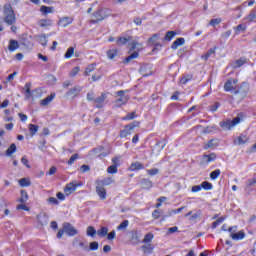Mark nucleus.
Wrapping results in <instances>:
<instances>
[{"label":"nucleus","instance_id":"f257e3e1","mask_svg":"<svg viewBox=\"0 0 256 256\" xmlns=\"http://www.w3.org/2000/svg\"><path fill=\"white\" fill-rule=\"evenodd\" d=\"M128 47L130 51H135L125 58V63H131L133 59H139V52L143 50V43L139 42V38H131Z\"/></svg>","mask_w":256,"mask_h":256},{"label":"nucleus","instance_id":"f03ea898","mask_svg":"<svg viewBox=\"0 0 256 256\" xmlns=\"http://www.w3.org/2000/svg\"><path fill=\"white\" fill-rule=\"evenodd\" d=\"M64 233H66L68 237H75V235H79V230H77L71 223L66 222L62 226V230H59L57 233L58 239H61Z\"/></svg>","mask_w":256,"mask_h":256},{"label":"nucleus","instance_id":"7ed1b4c3","mask_svg":"<svg viewBox=\"0 0 256 256\" xmlns=\"http://www.w3.org/2000/svg\"><path fill=\"white\" fill-rule=\"evenodd\" d=\"M4 21L7 25H13L15 23V11H13V6L11 4L4 5Z\"/></svg>","mask_w":256,"mask_h":256},{"label":"nucleus","instance_id":"20e7f679","mask_svg":"<svg viewBox=\"0 0 256 256\" xmlns=\"http://www.w3.org/2000/svg\"><path fill=\"white\" fill-rule=\"evenodd\" d=\"M241 121H243V116L241 114H239L233 120H227L224 122H220V127H222L224 131H231V129H233V127H237V125H239V123H241Z\"/></svg>","mask_w":256,"mask_h":256},{"label":"nucleus","instance_id":"39448f33","mask_svg":"<svg viewBox=\"0 0 256 256\" xmlns=\"http://www.w3.org/2000/svg\"><path fill=\"white\" fill-rule=\"evenodd\" d=\"M237 226H232L228 228V233L230 234V238L233 241H243L245 239L246 234L244 230L237 231Z\"/></svg>","mask_w":256,"mask_h":256},{"label":"nucleus","instance_id":"423d86ee","mask_svg":"<svg viewBox=\"0 0 256 256\" xmlns=\"http://www.w3.org/2000/svg\"><path fill=\"white\" fill-rule=\"evenodd\" d=\"M107 17H111V10L108 8H101L93 14V22L99 23V21H103L107 19Z\"/></svg>","mask_w":256,"mask_h":256},{"label":"nucleus","instance_id":"0eeeda50","mask_svg":"<svg viewBox=\"0 0 256 256\" xmlns=\"http://www.w3.org/2000/svg\"><path fill=\"white\" fill-rule=\"evenodd\" d=\"M115 99L116 107H123V105L129 101V96L126 94L125 90H120L115 93Z\"/></svg>","mask_w":256,"mask_h":256},{"label":"nucleus","instance_id":"6e6552de","mask_svg":"<svg viewBox=\"0 0 256 256\" xmlns=\"http://www.w3.org/2000/svg\"><path fill=\"white\" fill-rule=\"evenodd\" d=\"M140 123L137 121L132 122L130 125L124 127L123 130L120 131L121 139H125V137H129L133 131H135V127H139Z\"/></svg>","mask_w":256,"mask_h":256},{"label":"nucleus","instance_id":"1a4fd4ad","mask_svg":"<svg viewBox=\"0 0 256 256\" xmlns=\"http://www.w3.org/2000/svg\"><path fill=\"white\" fill-rule=\"evenodd\" d=\"M95 185L96 194L98 195L99 199L101 201H105V199H107V189H105V186H103V182L95 181Z\"/></svg>","mask_w":256,"mask_h":256},{"label":"nucleus","instance_id":"9d476101","mask_svg":"<svg viewBox=\"0 0 256 256\" xmlns=\"http://www.w3.org/2000/svg\"><path fill=\"white\" fill-rule=\"evenodd\" d=\"M83 91V87L81 86H74L69 91L66 92L65 97L73 100L76 97H79V94Z\"/></svg>","mask_w":256,"mask_h":256},{"label":"nucleus","instance_id":"9b49d317","mask_svg":"<svg viewBox=\"0 0 256 256\" xmlns=\"http://www.w3.org/2000/svg\"><path fill=\"white\" fill-rule=\"evenodd\" d=\"M37 223H38V229H41V227H45L49 223V217L47 216V213L40 212L37 216Z\"/></svg>","mask_w":256,"mask_h":256},{"label":"nucleus","instance_id":"f8f14e48","mask_svg":"<svg viewBox=\"0 0 256 256\" xmlns=\"http://www.w3.org/2000/svg\"><path fill=\"white\" fill-rule=\"evenodd\" d=\"M72 24H73V18L69 16L61 17L58 20V27L65 28V27H69V25H72Z\"/></svg>","mask_w":256,"mask_h":256},{"label":"nucleus","instance_id":"ddd939ff","mask_svg":"<svg viewBox=\"0 0 256 256\" xmlns=\"http://www.w3.org/2000/svg\"><path fill=\"white\" fill-rule=\"evenodd\" d=\"M78 186L79 185H77V182L68 183L64 188L65 195L69 196L72 195V193H75V191H77Z\"/></svg>","mask_w":256,"mask_h":256},{"label":"nucleus","instance_id":"4468645a","mask_svg":"<svg viewBox=\"0 0 256 256\" xmlns=\"http://www.w3.org/2000/svg\"><path fill=\"white\" fill-rule=\"evenodd\" d=\"M139 73L142 77H149V75H153V70L151 69V66L144 64L140 67Z\"/></svg>","mask_w":256,"mask_h":256},{"label":"nucleus","instance_id":"2eb2a0df","mask_svg":"<svg viewBox=\"0 0 256 256\" xmlns=\"http://www.w3.org/2000/svg\"><path fill=\"white\" fill-rule=\"evenodd\" d=\"M237 79H230L224 84V90L225 91H233V89H237Z\"/></svg>","mask_w":256,"mask_h":256},{"label":"nucleus","instance_id":"dca6fc26","mask_svg":"<svg viewBox=\"0 0 256 256\" xmlns=\"http://www.w3.org/2000/svg\"><path fill=\"white\" fill-rule=\"evenodd\" d=\"M38 26L44 29H47L49 27H53V20L51 19H40L38 21Z\"/></svg>","mask_w":256,"mask_h":256},{"label":"nucleus","instance_id":"f3484780","mask_svg":"<svg viewBox=\"0 0 256 256\" xmlns=\"http://www.w3.org/2000/svg\"><path fill=\"white\" fill-rule=\"evenodd\" d=\"M105 99H107V94L102 93L100 97L95 99V105L97 109H101L103 104L105 103Z\"/></svg>","mask_w":256,"mask_h":256},{"label":"nucleus","instance_id":"a211bd4d","mask_svg":"<svg viewBox=\"0 0 256 256\" xmlns=\"http://www.w3.org/2000/svg\"><path fill=\"white\" fill-rule=\"evenodd\" d=\"M154 249L155 247L152 243H144V245H142V251L145 253V255H151Z\"/></svg>","mask_w":256,"mask_h":256},{"label":"nucleus","instance_id":"6ab92c4d","mask_svg":"<svg viewBox=\"0 0 256 256\" xmlns=\"http://www.w3.org/2000/svg\"><path fill=\"white\" fill-rule=\"evenodd\" d=\"M235 145H245L249 143V137L247 135H240L234 140Z\"/></svg>","mask_w":256,"mask_h":256},{"label":"nucleus","instance_id":"aec40b11","mask_svg":"<svg viewBox=\"0 0 256 256\" xmlns=\"http://www.w3.org/2000/svg\"><path fill=\"white\" fill-rule=\"evenodd\" d=\"M130 241H131L132 245H139L141 239L139 238V233L137 232V230H133L131 232Z\"/></svg>","mask_w":256,"mask_h":256},{"label":"nucleus","instance_id":"412c9836","mask_svg":"<svg viewBox=\"0 0 256 256\" xmlns=\"http://www.w3.org/2000/svg\"><path fill=\"white\" fill-rule=\"evenodd\" d=\"M140 186L142 189L149 190L153 188V182L149 179H142L140 181Z\"/></svg>","mask_w":256,"mask_h":256},{"label":"nucleus","instance_id":"4be33fe9","mask_svg":"<svg viewBox=\"0 0 256 256\" xmlns=\"http://www.w3.org/2000/svg\"><path fill=\"white\" fill-rule=\"evenodd\" d=\"M19 49V42L17 40H10L8 45V51L15 53Z\"/></svg>","mask_w":256,"mask_h":256},{"label":"nucleus","instance_id":"5701e85b","mask_svg":"<svg viewBox=\"0 0 256 256\" xmlns=\"http://www.w3.org/2000/svg\"><path fill=\"white\" fill-rule=\"evenodd\" d=\"M182 45H185V38H177L171 46V49H173L174 51L179 49V47H181Z\"/></svg>","mask_w":256,"mask_h":256},{"label":"nucleus","instance_id":"b1692460","mask_svg":"<svg viewBox=\"0 0 256 256\" xmlns=\"http://www.w3.org/2000/svg\"><path fill=\"white\" fill-rule=\"evenodd\" d=\"M55 99V94H51L50 96L46 97L45 99L40 101L41 107H48L49 104Z\"/></svg>","mask_w":256,"mask_h":256},{"label":"nucleus","instance_id":"393cba45","mask_svg":"<svg viewBox=\"0 0 256 256\" xmlns=\"http://www.w3.org/2000/svg\"><path fill=\"white\" fill-rule=\"evenodd\" d=\"M97 183H102V186L105 187V186H109V185H113V183H115V179L111 178V177H108V178H105V179H98L96 180Z\"/></svg>","mask_w":256,"mask_h":256},{"label":"nucleus","instance_id":"a878e982","mask_svg":"<svg viewBox=\"0 0 256 256\" xmlns=\"http://www.w3.org/2000/svg\"><path fill=\"white\" fill-rule=\"evenodd\" d=\"M23 90L25 91V97L26 99H31L32 93H31V82H28L25 84Z\"/></svg>","mask_w":256,"mask_h":256},{"label":"nucleus","instance_id":"bb28decb","mask_svg":"<svg viewBox=\"0 0 256 256\" xmlns=\"http://www.w3.org/2000/svg\"><path fill=\"white\" fill-rule=\"evenodd\" d=\"M195 129H197V131H200L201 134L213 133V127L211 126H208L206 128L196 126Z\"/></svg>","mask_w":256,"mask_h":256},{"label":"nucleus","instance_id":"cd10ccee","mask_svg":"<svg viewBox=\"0 0 256 256\" xmlns=\"http://www.w3.org/2000/svg\"><path fill=\"white\" fill-rule=\"evenodd\" d=\"M18 183L20 187H31V179L29 178H21Z\"/></svg>","mask_w":256,"mask_h":256},{"label":"nucleus","instance_id":"c85d7f7f","mask_svg":"<svg viewBox=\"0 0 256 256\" xmlns=\"http://www.w3.org/2000/svg\"><path fill=\"white\" fill-rule=\"evenodd\" d=\"M215 159H217V156L215 155V153L203 156L204 163H211V161H215Z\"/></svg>","mask_w":256,"mask_h":256},{"label":"nucleus","instance_id":"c756f323","mask_svg":"<svg viewBox=\"0 0 256 256\" xmlns=\"http://www.w3.org/2000/svg\"><path fill=\"white\" fill-rule=\"evenodd\" d=\"M21 197L19 199L20 203H26L27 201H29V194L27 193V191L25 190H21Z\"/></svg>","mask_w":256,"mask_h":256},{"label":"nucleus","instance_id":"7c9ffc66","mask_svg":"<svg viewBox=\"0 0 256 256\" xmlns=\"http://www.w3.org/2000/svg\"><path fill=\"white\" fill-rule=\"evenodd\" d=\"M17 151V146L15 144H11L10 147L6 150L7 157H13V153Z\"/></svg>","mask_w":256,"mask_h":256},{"label":"nucleus","instance_id":"2f4dec72","mask_svg":"<svg viewBox=\"0 0 256 256\" xmlns=\"http://www.w3.org/2000/svg\"><path fill=\"white\" fill-rule=\"evenodd\" d=\"M77 243L79 244V247L84 249V251H89V247H87V245H85V242L79 241V239L75 238L72 242V245H77Z\"/></svg>","mask_w":256,"mask_h":256},{"label":"nucleus","instance_id":"473e14b6","mask_svg":"<svg viewBox=\"0 0 256 256\" xmlns=\"http://www.w3.org/2000/svg\"><path fill=\"white\" fill-rule=\"evenodd\" d=\"M127 227H129V220H124L117 226L118 231H126Z\"/></svg>","mask_w":256,"mask_h":256},{"label":"nucleus","instance_id":"72a5a7b5","mask_svg":"<svg viewBox=\"0 0 256 256\" xmlns=\"http://www.w3.org/2000/svg\"><path fill=\"white\" fill-rule=\"evenodd\" d=\"M140 169H143V164L139 162H134L130 166V171H139Z\"/></svg>","mask_w":256,"mask_h":256},{"label":"nucleus","instance_id":"f704fd0d","mask_svg":"<svg viewBox=\"0 0 256 256\" xmlns=\"http://www.w3.org/2000/svg\"><path fill=\"white\" fill-rule=\"evenodd\" d=\"M38 41L39 43H41L42 47H47V35L41 34L40 36H38Z\"/></svg>","mask_w":256,"mask_h":256},{"label":"nucleus","instance_id":"c9c22d12","mask_svg":"<svg viewBox=\"0 0 256 256\" xmlns=\"http://www.w3.org/2000/svg\"><path fill=\"white\" fill-rule=\"evenodd\" d=\"M75 55V48L74 47H69L68 50L66 51L64 57L65 59H71Z\"/></svg>","mask_w":256,"mask_h":256},{"label":"nucleus","instance_id":"e433bc0d","mask_svg":"<svg viewBox=\"0 0 256 256\" xmlns=\"http://www.w3.org/2000/svg\"><path fill=\"white\" fill-rule=\"evenodd\" d=\"M154 237L155 236L153 235V233L149 232L144 236L142 243H151L153 241Z\"/></svg>","mask_w":256,"mask_h":256},{"label":"nucleus","instance_id":"4c0bfd02","mask_svg":"<svg viewBox=\"0 0 256 256\" xmlns=\"http://www.w3.org/2000/svg\"><path fill=\"white\" fill-rule=\"evenodd\" d=\"M131 37H120L118 40H117V45H125V43H131Z\"/></svg>","mask_w":256,"mask_h":256},{"label":"nucleus","instance_id":"58836bf2","mask_svg":"<svg viewBox=\"0 0 256 256\" xmlns=\"http://www.w3.org/2000/svg\"><path fill=\"white\" fill-rule=\"evenodd\" d=\"M108 233H109V229L107 227H102L97 231V235H99V237H107Z\"/></svg>","mask_w":256,"mask_h":256},{"label":"nucleus","instance_id":"ea45409f","mask_svg":"<svg viewBox=\"0 0 256 256\" xmlns=\"http://www.w3.org/2000/svg\"><path fill=\"white\" fill-rule=\"evenodd\" d=\"M242 65H245V60L239 59L232 63V68L239 69V67H242Z\"/></svg>","mask_w":256,"mask_h":256},{"label":"nucleus","instance_id":"a19ab883","mask_svg":"<svg viewBox=\"0 0 256 256\" xmlns=\"http://www.w3.org/2000/svg\"><path fill=\"white\" fill-rule=\"evenodd\" d=\"M200 186L205 191H211V189H213V184H211L210 182H207V181L202 182V184Z\"/></svg>","mask_w":256,"mask_h":256},{"label":"nucleus","instance_id":"79ce46f5","mask_svg":"<svg viewBox=\"0 0 256 256\" xmlns=\"http://www.w3.org/2000/svg\"><path fill=\"white\" fill-rule=\"evenodd\" d=\"M95 67H97L96 64H89L85 69V75H89L90 73H93L95 71Z\"/></svg>","mask_w":256,"mask_h":256},{"label":"nucleus","instance_id":"37998d69","mask_svg":"<svg viewBox=\"0 0 256 256\" xmlns=\"http://www.w3.org/2000/svg\"><path fill=\"white\" fill-rule=\"evenodd\" d=\"M217 145H218L217 140L212 139V140L208 141V142L205 144V148H206V149H211V148H213V147H217Z\"/></svg>","mask_w":256,"mask_h":256},{"label":"nucleus","instance_id":"c03bdc74","mask_svg":"<svg viewBox=\"0 0 256 256\" xmlns=\"http://www.w3.org/2000/svg\"><path fill=\"white\" fill-rule=\"evenodd\" d=\"M79 71H81V68L79 66L74 67L70 72H69V77L73 78L79 74Z\"/></svg>","mask_w":256,"mask_h":256},{"label":"nucleus","instance_id":"a18cd8bd","mask_svg":"<svg viewBox=\"0 0 256 256\" xmlns=\"http://www.w3.org/2000/svg\"><path fill=\"white\" fill-rule=\"evenodd\" d=\"M87 235L88 237H95V235H97V230H95L93 226H89L87 228Z\"/></svg>","mask_w":256,"mask_h":256},{"label":"nucleus","instance_id":"49530a36","mask_svg":"<svg viewBox=\"0 0 256 256\" xmlns=\"http://www.w3.org/2000/svg\"><path fill=\"white\" fill-rule=\"evenodd\" d=\"M29 131L33 137V135H35L37 133V131H39V126H37L35 124H29Z\"/></svg>","mask_w":256,"mask_h":256},{"label":"nucleus","instance_id":"de8ad7c7","mask_svg":"<svg viewBox=\"0 0 256 256\" xmlns=\"http://www.w3.org/2000/svg\"><path fill=\"white\" fill-rule=\"evenodd\" d=\"M219 175H221V170L217 169L210 173V179L215 181V179H217L219 177Z\"/></svg>","mask_w":256,"mask_h":256},{"label":"nucleus","instance_id":"09e8293b","mask_svg":"<svg viewBox=\"0 0 256 256\" xmlns=\"http://www.w3.org/2000/svg\"><path fill=\"white\" fill-rule=\"evenodd\" d=\"M107 173H110V175H115L117 173V165H111L107 168Z\"/></svg>","mask_w":256,"mask_h":256},{"label":"nucleus","instance_id":"8fccbe9b","mask_svg":"<svg viewBox=\"0 0 256 256\" xmlns=\"http://www.w3.org/2000/svg\"><path fill=\"white\" fill-rule=\"evenodd\" d=\"M176 33L175 31H168L165 35V41H171V39H173V37H175Z\"/></svg>","mask_w":256,"mask_h":256},{"label":"nucleus","instance_id":"3c124183","mask_svg":"<svg viewBox=\"0 0 256 256\" xmlns=\"http://www.w3.org/2000/svg\"><path fill=\"white\" fill-rule=\"evenodd\" d=\"M107 57H108V59H115L117 57V50H115V49L109 50L107 52Z\"/></svg>","mask_w":256,"mask_h":256},{"label":"nucleus","instance_id":"603ef678","mask_svg":"<svg viewBox=\"0 0 256 256\" xmlns=\"http://www.w3.org/2000/svg\"><path fill=\"white\" fill-rule=\"evenodd\" d=\"M173 215H177V211H175V209L169 210L167 212V215H164L162 217V221H165L167 219V217H173Z\"/></svg>","mask_w":256,"mask_h":256},{"label":"nucleus","instance_id":"864d4df0","mask_svg":"<svg viewBox=\"0 0 256 256\" xmlns=\"http://www.w3.org/2000/svg\"><path fill=\"white\" fill-rule=\"evenodd\" d=\"M221 23V18H215L210 20L209 25L211 27H217V25H219Z\"/></svg>","mask_w":256,"mask_h":256},{"label":"nucleus","instance_id":"5fc2aeb1","mask_svg":"<svg viewBox=\"0 0 256 256\" xmlns=\"http://www.w3.org/2000/svg\"><path fill=\"white\" fill-rule=\"evenodd\" d=\"M136 114L135 112L129 113L127 114L125 117L122 118L123 121H131L133 119H135Z\"/></svg>","mask_w":256,"mask_h":256},{"label":"nucleus","instance_id":"6e6d98bb","mask_svg":"<svg viewBox=\"0 0 256 256\" xmlns=\"http://www.w3.org/2000/svg\"><path fill=\"white\" fill-rule=\"evenodd\" d=\"M40 11L44 14L53 13V8L47 7V6H41Z\"/></svg>","mask_w":256,"mask_h":256},{"label":"nucleus","instance_id":"4d7b16f0","mask_svg":"<svg viewBox=\"0 0 256 256\" xmlns=\"http://www.w3.org/2000/svg\"><path fill=\"white\" fill-rule=\"evenodd\" d=\"M47 203H49V205H59V200L55 197H50L47 199Z\"/></svg>","mask_w":256,"mask_h":256},{"label":"nucleus","instance_id":"13d9d810","mask_svg":"<svg viewBox=\"0 0 256 256\" xmlns=\"http://www.w3.org/2000/svg\"><path fill=\"white\" fill-rule=\"evenodd\" d=\"M98 249H99V243L98 242L90 243V247H89L90 251H97Z\"/></svg>","mask_w":256,"mask_h":256},{"label":"nucleus","instance_id":"bf43d9fd","mask_svg":"<svg viewBox=\"0 0 256 256\" xmlns=\"http://www.w3.org/2000/svg\"><path fill=\"white\" fill-rule=\"evenodd\" d=\"M147 173L148 175H150V177H153L159 174V169L153 168V169L147 170Z\"/></svg>","mask_w":256,"mask_h":256},{"label":"nucleus","instance_id":"052dcab7","mask_svg":"<svg viewBox=\"0 0 256 256\" xmlns=\"http://www.w3.org/2000/svg\"><path fill=\"white\" fill-rule=\"evenodd\" d=\"M77 159H79V154L72 155L68 161V165H73V163H75V161H77Z\"/></svg>","mask_w":256,"mask_h":256},{"label":"nucleus","instance_id":"680f3d73","mask_svg":"<svg viewBox=\"0 0 256 256\" xmlns=\"http://www.w3.org/2000/svg\"><path fill=\"white\" fill-rule=\"evenodd\" d=\"M246 184H247L246 189H250V187H255V185H256V179H250V180H248V181L246 182Z\"/></svg>","mask_w":256,"mask_h":256},{"label":"nucleus","instance_id":"e2e57ef3","mask_svg":"<svg viewBox=\"0 0 256 256\" xmlns=\"http://www.w3.org/2000/svg\"><path fill=\"white\" fill-rule=\"evenodd\" d=\"M256 18V12H250V14L246 17V20L250 23Z\"/></svg>","mask_w":256,"mask_h":256},{"label":"nucleus","instance_id":"0e129e2a","mask_svg":"<svg viewBox=\"0 0 256 256\" xmlns=\"http://www.w3.org/2000/svg\"><path fill=\"white\" fill-rule=\"evenodd\" d=\"M16 209H17L18 211H29V207H27V205H25V204H19V205L16 207Z\"/></svg>","mask_w":256,"mask_h":256},{"label":"nucleus","instance_id":"69168bd1","mask_svg":"<svg viewBox=\"0 0 256 256\" xmlns=\"http://www.w3.org/2000/svg\"><path fill=\"white\" fill-rule=\"evenodd\" d=\"M115 237H116L115 230H113V231H111L110 233L107 234L108 241H113V239H115Z\"/></svg>","mask_w":256,"mask_h":256},{"label":"nucleus","instance_id":"338daca9","mask_svg":"<svg viewBox=\"0 0 256 256\" xmlns=\"http://www.w3.org/2000/svg\"><path fill=\"white\" fill-rule=\"evenodd\" d=\"M157 39H159V35L154 34V35H152L151 38L148 39V43H155V41H157Z\"/></svg>","mask_w":256,"mask_h":256},{"label":"nucleus","instance_id":"774afa93","mask_svg":"<svg viewBox=\"0 0 256 256\" xmlns=\"http://www.w3.org/2000/svg\"><path fill=\"white\" fill-rule=\"evenodd\" d=\"M152 217L154 219H159V217H161V211L159 210H154V212L152 213Z\"/></svg>","mask_w":256,"mask_h":256}]
</instances>
